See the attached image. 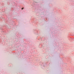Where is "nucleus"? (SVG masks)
<instances>
[{"mask_svg":"<svg viewBox=\"0 0 74 74\" xmlns=\"http://www.w3.org/2000/svg\"><path fill=\"white\" fill-rule=\"evenodd\" d=\"M23 8H22V10H23Z\"/></svg>","mask_w":74,"mask_h":74,"instance_id":"f257e3e1","label":"nucleus"}]
</instances>
